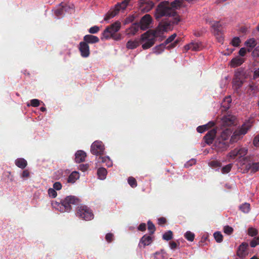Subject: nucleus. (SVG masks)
<instances>
[{
  "label": "nucleus",
  "mask_w": 259,
  "mask_h": 259,
  "mask_svg": "<svg viewBox=\"0 0 259 259\" xmlns=\"http://www.w3.org/2000/svg\"><path fill=\"white\" fill-rule=\"evenodd\" d=\"M154 256L156 259H165V252L162 250L157 251L154 254Z\"/></svg>",
  "instance_id": "obj_44"
},
{
  "label": "nucleus",
  "mask_w": 259,
  "mask_h": 259,
  "mask_svg": "<svg viewBox=\"0 0 259 259\" xmlns=\"http://www.w3.org/2000/svg\"><path fill=\"white\" fill-rule=\"evenodd\" d=\"M179 42V40L178 39H177L173 43H172V44H170L169 45H168L167 47L166 48L168 50H170L171 49H172V48H175L177 46V45L178 44Z\"/></svg>",
  "instance_id": "obj_64"
},
{
  "label": "nucleus",
  "mask_w": 259,
  "mask_h": 259,
  "mask_svg": "<svg viewBox=\"0 0 259 259\" xmlns=\"http://www.w3.org/2000/svg\"><path fill=\"white\" fill-rule=\"evenodd\" d=\"M177 36V34L176 33H174L172 34L171 36H170L168 38H167L165 41H164V44L167 45V44L171 42L176 38Z\"/></svg>",
  "instance_id": "obj_53"
},
{
  "label": "nucleus",
  "mask_w": 259,
  "mask_h": 259,
  "mask_svg": "<svg viewBox=\"0 0 259 259\" xmlns=\"http://www.w3.org/2000/svg\"><path fill=\"white\" fill-rule=\"evenodd\" d=\"M231 102V99L230 96L226 97L223 101V107H224L225 109H228L230 107V104Z\"/></svg>",
  "instance_id": "obj_39"
},
{
  "label": "nucleus",
  "mask_w": 259,
  "mask_h": 259,
  "mask_svg": "<svg viewBox=\"0 0 259 259\" xmlns=\"http://www.w3.org/2000/svg\"><path fill=\"white\" fill-rule=\"evenodd\" d=\"M247 153V149L245 148H235L229 153V156L232 158H235L236 157L238 156L241 158L246 155Z\"/></svg>",
  "instance_id": "obj_12"
},
{
  "label": "nucleus",
  "mask_w": 259,
  "mask_h": 259,
  "mask_svg": "<svg viewBox=\"0 0 259 259\" xmlns=\"http://www.w3.org/2000/svg\"><path fill=\"white\" fill-rule=\"evenodd\" d=\"M79 51L80 52L81 57L83 58H87L90 56V47L85 42L81 41L79 45Z\"/></svg>",
  "instance_id": "obj_14"
},
{
  "label": "nucleus",
  "mask_w": 259,
  "mask_h": 259,
  "mask_svg": "<svg viewBox=\"0 0 259 259\" xmlns=\"http://www.w3.org/2000/svg\"><path fill=\"white\" fill-rule=\"evenodd\" d=\"M231 134L232 131L230 128H227L222 132L221 135L218 136L217 139L221 140V141L222 140L228 141V139Z\"/></svg>",
  "instance_id": "obj_22"
},
{
  "label": "nucleus",
  "mask_w": 259,
  "mask_h": 259,
  "mask_svg": "<svg viewBox=\"0 0 259 259\" xmlns=\"http://www.w3.org/2000/svg\"><path fill=\"white\" fill-rule=\"evenodd\" d=\"M30 177V172L28 169L24 170L21 174V177L23 179L28 178Z\"/></svg>",
  "instance_id": "obj_57"
},
{
  "label": "nucleus",
  "mask_w": 259,
  "mask_h": 259,
  "mask_svg": "<svg viewBox=\"0 0 259 259\" xmlns=\"http://www.w3.org/2000/svg\"><path fill=\"white\" fill-rule=\"evenodd\" d=\"M233 164L231 163L228 164L225 166L223 167L221 171L223 174H227L231 170Z\"/></svg>",
  "instance_id": "obj_47"
},
{
  "label": "nucleus",
  "mask_w": 259,
  "mask_h": 259,
  "mask_svg": "<svg viewBox=\"0 0 259 259\" xmlns=\"http://www.w3.org/2000/svg\"><path fill=\"white\" fill-rule=\"evenodd\" d=\"M257 43L256 40L252 38L247 39L245 42V45L246 46L247 52H250L252 51L253 49L256 46Z\"/></svg>",
  "instance_id": "obj_23"
},
{
  "label": "nucleus",
  "mask_w": 259,
  "mask_h": 259,
  "mask_svg": "<svg viewBox=\"0 0 259 259\" xmlns=\"http://www.w3.org/2000/svg\"><path fill=\"white\" fill-rule=\"evenodd\" d=\"M62 184L59 182H56L53 184V189L55 190H60L62 188Z\"/></svg>",
  "instance_id": "obj_59"
},
{
  "label": "nucleus",
  "mask_w": 259,
  "mask_h": 259,
  "mask_svg": "<svg viewBox=\"0 0 259 259\" xmlns=\"http://www.w3.org/2000/svg\"><path fill=\"white\" fill-rule=\"evenodd\" d=\"M172 20H169L166 23H159L158 26L155 29H150L142 34L141 36V41L143 42L142 47L144 50L152 47L155 44L156 39L159 38L160 41L163 39V34L164 32L170 29V25Z\"/></svg>",
  "instance_id": "obj_1"
},
{
  "label": "nucleus",
  "mask_w": 259,
  "mask_h": 259,
  "mask_svg": "<svg viewBox=\"0 0 259 259\" xmlns=\"http://www.w3.org/2000/svg\"><path fill=\"white\" fill-rule=\"evenodd\" d=\"M203 46L200 42L193 41L185 46L186 50H192L193 51H199L201 50Z\"/></svg>",
  "instance_id": "obj_18"
},
{
  "label": "nucleus",
  "mask_w": 259,
  "mask_h": 259,
  "mask_svg": "<svg viewBox=\"0 0 259 259\" xmlns=\"http://www.w3.org/2000/svg\"><path fill=\"white\" fill-rule=\"evenodd\" d=\"M15 163L17 166L21 169L25 168L27 165V161L22 158H19L16 159L15 161Z\"/></svg>",
  "instance_id": "obj_26"
},
{
  "label": "nucleus",
  "mask_w": 259,
  "mask_h": 259,
  "mask_svg": "<svg viewBox=\"0 0 259 259\" xmlns=\"http://www.w3.org/2000/svg\"><path fill=\"white\" fill-rule=\"evenodd\" d=\"M213 29V33L215 36L218 41L223 42V33L222 32V26L219 22H214L212 24Z\"/></svg>",
  "instance_id": "obj_10"
},
{
  "label": "nucleus",
  "mask_w": 259,
  "mask_h": 259,
  "mask_svg": "<svg viewBox=\"0 0 259 259\" xmlns=\"http://www.w3.org/2000/svg\"><path fill=\"white\" fill-rule=\"evenodd\" d=\"M89 168L88 164H81L79 166V169L82 171H86Z\"/></svg>",
  "instance_id": "obj_63"
},
{
  "label": "nucleus",
  "mask_w": 259,
  "mask_h": 259,
  "mask_svg": "<svg viewBox=\"0 0 259 259\" xmlns=\"http://www.w3.org/2000/svg\"><path fill=\"white\" fill-rule=\"evenodd\" d=\"M152 17L149 14H146L141 19L139 24L141 29L145 30L150 27V25L152 22Z\"/></svg>",
  "instance_id": "obj_11"
},
{
  "label": "nucleus",
  "mask_w": 259,
  "mask_h": 259,
  "mask_svg": "<svg viewBox=\"0 0 259 259\" xmlns=\"http://www.w3.org/2000/svg\"><path fill=\"white\" fill-rule=\"evenodd\" d=\"M76 215L85 221H90L94 219V214L92 210L85 205L78 206Z\"/></svg>",
  "instance_id": "obj_7"
},
{
  "label": "nucleus",
  "mask_w": 259,
  "mask_h": 259,
  "mask_svg": "<svg viewBox=\"0 0 259 259\" xmlns=\"http://www.w3.org/2000/svg\"><path fill=\"white\" fill-rule=\"evenodd\" d=\"M127 182L132 188H135L137 186V182L136 179L133 177L128 178Z\"/></svg>",
  "instance_id": "obj_42"
},
{
  "label": "nucleus",
  "mask_w": 259,
  "mask_h": 259,
  "mask_svg": "<svg viewBox=\"0 0 259 259\" xmlns=\"http://www.w3.org/2000/svg\"><path fill=\"white\" fill-rule=\"evenodd\" d=\"M236 117L235 116L228 114L222 118L223 125L224 126H229L234 125L235 122Z\"/></svg>",
  "instance_id": "obj_17"
},
{
  "label": "nucleus",
  "mask_w": 259,
  "mask_h": 259,
  "mask_svg": "<svg viewBox=\"0 0 259 259\" xmlns=\"http://www.w3.org/2000/svg\"><path fill=\"white\" fill-rule=\"evenodd\" d=\"M104 145L101 141H96L93 143L91 147V153L96 155L103 154Z\"/></svg>",
  "instance_id": "obj_9"
},
{
  "label": "nucleus",
  "mask_w": 259,
  "mask_h": 259,
  "mask_svg": "<svg viewBox=\"0 0 259 259\" xmlns=\"http://www.w3.org/2000/svg\"><path fill=\"white\" fill-rule=\"evenodd\" d=\"M48 194L49 196L52 197V198H55L57 195V193L56 190L53 188L49 189Z\"/></svg>",
  "instance_id": "obj_54"
},
{
  "label": "nucleus",
  "mask_w": 259,
  "mask_h": 259,
  "mask_svg": "<svg viewBox=\"0 0 259 259\" xmlns=\"http://www.w3.org/2000/svg\"><path fill=\"white\" fill-rule=\"evenodd\" d=\"M259 91L258 85L255 83H252L248 85V92H249V95L254 94Z\"/></svg>",
  "instance_id": "obj_28"
},
{
  "label": "nucleus",
  "mask_w": 259,
  "mask_h": 259,
  "mask_svg": "<svg viewBox=\"0 0 259 259\" xmlns=\"http://www.w3.org/2000/svg\"><path fill=\"white\" fill-rule=\"evenodd\" d=\"M234 229L232 227L229 226H225L224 227V232L227 235H231L233 233Z\"/></svg>",
  "instance_id": "obj_50"
},
{
  "label": "nucleus",
  "mask_w": 259,
  "mask_h": 259,
  "mask_svg": "<svg viewBox=\"0 0 259 259\" xmlns=\"http://www.w3.org/2000/svg\"><path fill=\"white\" fill-rule=\"evenodd\" d=\"M182 0H175L171 3H169V6L170 8H172V9H175L176 11V9L181 7L182 4Z\"/></svg>",
  "instance_id": "obj_36"
},
{
  "label": "nucleus",
  "mask_w": 259,
  "mask_h": 259,
  "mask_svg": "<svg viewBox=\"0 0 259 259\" xmlns=\"http://www.w3.org/2000/svg\"><path fill=\"white\" fill-rule=\"evenodd\" d=\"M40 104V101L38 99H32L30 100V105L32 107H38Z\"/></svg>",
  "instance_id": "obj_55"
},
{
  "label": "nucleus",
  "mask_w": 259,
  "mask_h": 259,
  "mask_svg": "<svg viewBox=\"0 0 259 259\" xmlns=\"http://www.w3.org/2000/svg\"><path fill=\"white\" fill-rule=\"evenodd\" d=\"M213 236L217 242L221 243L223 241V236L220 232L214 233Z\"/></svg>",
  "instance_id": "obj_43"
},
{
  "label": "nucleus",
  "mask_w": 259,
  "mask_h": 259,
  "mask_svg": "<svg viewBox=\"0 0 259 259\" xmlns=\"http://www.w3.org/2000/svg\"><path fill=\"white\" fill-rule=\"evenodd\" d=\"M259 78V67L255 68L253 71V79H256Z\"/></svg>",
  "instance_id": "obj_60"
},
{
  "label": "nucleus",
  "mask_w": 259,
  "mask_h": 259,
  "mask_svg": "<svg viewBox=\"0 0 259 259\" xmlns=\"http://www.w3.org/2000/svg\"><path fill=\"white\" fill-rule=\"evenodd\" d=\"M167 17L166 20L162 21L160 23H166L171 20L170 28L175 24H177L180 19L177 15L176 11L172 8H170L168 1L160 2L157 6L155 12V17L157 20H159L162 17Z\"/></svg>",
  "instance_id": "obj_2"
},
{
  "label": "nucleus",
  "mask_w": 259,
  "mask_h": 259,
  "mask_svg": "<svg viewBox=\"0 0 259 259\" xmlns=\"http://www.w3.org/2000/svg\"><path fill=\"white\" fill-rule=\"evenodd\" d=\"M213 122H209L208 124L199 126L197 127V131L199 133H202L208 130L209 127L213 126Z\"/></svg>",
  "instance_id": "obj_30"
},
{
  "label": "nucleus",
  "mask_w": 259,
  "mask_h": 259,
  "mask_svg": "<svg viewBox=\"0 0 259 259\" xmlns=\"http://www.w3.org/2000/svg\"><path fill=\"white\" fill-rule=\"evenodd\" d=\"M113 237H114V236L112 233H107L105 236L106 240L108 242H111L113 240Z\"/></svg>",
  "instance_id": "obj_58"
},
{
  "label": "nucleus",
  "mask_w": 259,
  "mask_h": 259,
  "mask_svg": "<svg viewBox=\"0 0 259 259\" xmlns=\"http://www.w3.org/2000/svg\"><path fill=\"white\" fill-rule=\"evenodd\" d=\"M130 0H122L121 2L118 3L114 8L111 9L107 13L104 20H108L115 17L120 11L124 10L127 7Z\"/></svg>",
  "instance_id": "obj_5"
},
{
  "label": "nucleus",
  "mask_w": 259,
  "mask_h": 259,
  "mask_svg": "<svg viewBox=\"0 0 259 259\" xmlns=\"http://www.w3.org/2000/svg\"><path fill=\"white\" fill-rule=\"evenodd\" d=\"M247 51V49L245 48H242L240 49L239 51V54L240 56L243 57L246 54V52Z\"/></svg>",
  "instance_id": "obj_62"
},
{
  "label": "nucleus",
  "mask_w": 259,
  "mask_h": 259,
  "mask_svg": "<svg viewBox=\"0 0 259 259\" xmlns=\"http://www.w3.org/2000/svg\"><path fill=\"white\" fill-rule=\"evenodd\" d=\"M239 209L243 213H248L250 209V204L244 203L239 206Z\"/></svg>",
  "instance_id": "obj_37"
},
{
  "label": "nucleus",
  "mask_w": 259,
  "mask_h": 259,
  "mask_svg": "<svg viewBox=\"0 0 259 259\" xmlns=\"http://www.w3.org/2000/svg\"><path fill=\"white\" fill-rule=\"evenodd\" d=\"M251 125L249 123H245L242 126L236 129L234 132L230 139V142L234 143L237 142L245 135L248 130L250 128Z\"/></svg>",
  "instance_id": "obj_6"
},
{
  "label": "nucleus",
  "mask_w": 259,
  "mask_h": 259,
  "mask_svg": "<svg viewBox=\"0 0 259 259\" xmlns=\"http://www.w3.org/2000/svg\"><path fill=\"white\" fill-rule=\"evenodd\" d=\"M252 56L254 58L259 57V46L255 47L252 52Z\"/></svg>",
  "instance_id": "obj_56"
},
{
  "label": "nucleus",
  "mask_w": 259,
  "mask_h": 259,
  "mask_svg": "<svg viewBox=\"0 0 259 259\" xmlns=\"http://www.w3.org/2000/svg\"><path fill=\"white\" fill-rule=\"evenodd\" d=\"M107 174V171L104 167H100L97 170V175L99 178L101 180H104L106 177Z\"/></svg>",
  "instance_id": "obj_29"
},
{
  "label": "nucleus",
  "mask_w": 259,
  "mask_h": 259,
  "mask_svg": "<svg viewBox=\"0 0 259 259\" xmlns=\"http://www.w3.org/2000/svg\"><path fill=\"white\" fill-rule=\"evenodd\" d=\"M214 146L218 151L222 152L227 150L229 147V143L228 141L223 140L221 141L219 139H217Z\"/></svg>",
  "instance_id": "obj_15"
},
{
  "label": "nucleus",
  "mask_w": 259,
  "mask_h": 259,
  "mask_svg": "<svg viewBox=\"0 0 259 259\" xmlns=\"http://www.w3.org/2000/svg\"><path fill=\"white\" fill-rule=\"evenodd\" d=\"M99 30L100 28L98 26H94L89 29V32L91 34H96L99 32Z\"/></svg>",
  "instance_id": "obj_51"
},
{
  "label": "nucleus",
  "mask_w": 259,
  "mask_h": 259,
  "mask_svg": "<svg viewBox=\"0 0 259 259\" xmlns=\"http://www.w3.org/2000/svg\"><path fill=\"white\" fill-rule=\"evenodd\" d=\"M80 203L79 198L74 196H68L61 200L60 202H55L52 203L54 207L60 211L69 212L72 209V205H77Z\"/></svg>",
  "instance_id": "obj_3"
},
{
  "label": "nucleus",
  "mask_w": 259,
  "mask_h": 259,
  "mask_svg": "<svg viewBox=\"0 0 259 259\" xmlns=\"http://www.w3.org/2000/svg\"><path fill=\"white\" fill-rule=\"evenodd\" d=\"M216 134L217 131L215 129H212L208 131L203 137L205 142L208 145L212 144L216 136Z\"/></svg>",
  "instance_id": "obj_16"
},
{
  "label": "nucleus",
  "mask_w": 259,
  "mask_h": 259,
  "mask_svg": "<svg viewBox=\"0 0 259 259\" xmlns=\"http://www.w3.org/2000/svg\"><path fill=\"white\" fill-rule=\"evenodd\" d=\"M75 161L77 163L82 162L85 161L87 157L86 153L82 150H78L75 154Z\"/></svg>",
  "instance_id": "obj_21"
},
{
  "label": "nucleus",
  "mask_w": 259,
  "mask_h": 259,
  "mask_svg": "<svg viewBox=\"0 0 259 259\" xmlns=\"http://www.w3.org/2000/svg\"><path fill=\"white\" fill-rule=\"evenodd\" d=\"M98 162L100 163H106V164L108 167H110L112 165V161L108 156L103 157L100 156L98 158Z\"/></svg>",
  "instance_id": "obj_31"
},
{
  "label": "nucleus",
  "mask_w": 259,
  "mask_h": 259,
  "mask_svg": "<svg viewBox=\"0 0 259 259\" xmlns=\"http://www.w3.org/2000/svg\"><path fill=\"white\" fill-rule=\"evenodd\" d=\"M248 168L251 172H255L259 170V162H254L248 165Z\"/></svg>",
  "instance_id": "obj_33"
},
{
  "label": "nucleus",
  "mask_w": 259,
  "mask_h": 259,
  "mask_svg": "<svg viewBox=\"0 0 259 259\" xmlns=\"http://www.w3.org/2000/svg\"><path fill=\"white\" fill-rule=\"evenodd\" d=\"M79 174L77 171L72 172L68 178V182L74 183L76 180L79 178Z\"/></svg>",
  "instance_id": "obj_32"
},
{
  "label": "nucleus",
  "mask_w": 259,
  "mask_h": 259,
  "mask_svg": "<svg viewBox=\"0 0 259 259\" xmlns=\"http://www.w3.org/2000/svg\"><path fill=\"white\" fill-rule=\"evenodd\" d=\"M208 164L213 168L220 167L222 165L221 162L218 160H212L209 162Z\"/></svg>",
  "instance_id": "obj_46"
},
{
  "label": "nucleus",
  "mask_w": 259,
  "mask_h": 259,
  "mask_svg": "<svg viewBox=\"0 0 259 259\" xmlns=\"http://www.w3.org/2000/svg\"><path fill=\"white\" fill-rule=\"evenodd\" d=\"M154 3L150 0H140V8L141 11L148 12L154 7Z\"/></svg>",
  "instance_id": "obj_13"
},
{
  "label": "nucleus",
  "mask_w": 259,
  "mask_h": 259,
  "mask_svg": "<svg viewBox=\"0 0 259 259\" xmlns=\"http://www.w3.org/2000/svg\"><path fill=\"white\" fill-rule=\"evenodd\" d=\"M248 235L253 237L257 235V230L252 227H250L248 229Z\"/></svg>",
  "instance_id": "obj_48"
},
{
  "label": "nucleus",
  "mask_w": 259,
  "mask_h": 259,
  "mask_svg": "<svg viewBox=\"0 0 259 259\" xmlns=\"http://www.w3.org/2000/svg\"><path fill=\"white\" fill-rule=\"evenodd\" d=\"M166 45L164 43H162L159 45L156 46L154 48V52L157 54H160L162 53L164 49L165 48Z\"/></svg>",
  "instance_id": "obj_38"
},
{
  "label": "nucleus",
  "mask_w": 259,
  "mask_h": 259,
  "mask_svg": "<svg viewBox=\"0 0 259 259\" xmlns=\"http://www.w3.org/2000/svg\"><path fill=\"white\" fill-rule=\"evenodd\" d=\"M141 40L135 39L134 40H128L126 45V47L128 49H134L137 48L140 44Z\"/></svg>",
  "instance_id": "obj_24"
},
{
  "label": "nucleus",
  "mask_w": 259,
  "mask_h": 259,
  "mask_svg": "<svg viewBox=\"0 0 259 259\" xmlns=\"http://www.w3.org/2000/svg\"><path fill=\"white\" fill-rule=\"evenodd\" d=\"M99 40L100 39L97 36L91 34H87L83 37V41L88 45L98 43Z\"/></svg>",
  "instance_id": "obj_20"
},
{
  "label": "nucleus",
  "mask_w": 259,
  "mask_h": 259,
  "mask_svg": "<svg viewBox=\"0 0 259 259\" xmlns=\"http://www.w3.org/2000/svg\"><path fill=\"white\" fill-rule=\"evenodd\" d=\"M248 244L246 242L242 243L237 250V255L240 257H244L247 253Z\"/></svg>",
  "instance_id": "obj_19"
},
{
  "label": "nucleus",
  "mask_w": 259,
  "mask_h": 259,
  "mask_svg": "<svg viewBox=\"0 0 259 259\" xmlns=\"http://www.w3.org/2000/svg\"><path fill=\"white\" fill-rule=\"evenodd\" d=\"M244 59L241 57H235L231 60L230 62L231 66L232 67H236L239 66L241 65L244 62Z\"/></svg>",
  "instance_id": "obj_25"
},
{
  "label": "nucleus",
  "mask_w": 259,
  "mask_h": 259,
  "mask_svg": "<svg viewBox=\"0 0 259 259\" xmlns=\"http://www.w3.org/2000/svg\"><path fill=\"white\" fill-rule=\"evenodd\" d=\"M147 225H148V230L149 231V234H150V235H152L153 234H154V233L155 232V231L156 230L155 225L150 221H149L148 222Z\"/></svg>",
  "instance_id": "obj_40"
},
{
  "label": "nucleus",
  "mask_w": 259,
  "mask_h": 259,
  "mask_svg": "<svg viewBox=\"0 0 259 259\" xmlns=\"http://www.w3.org/2000/svg\"><path fill=\"white\" fill-rule=\"evenodd\" d=\"M152 242V237L147 235H144L140 240V243L143 244L144 246L150 245Z\"/></svg>",
  "instance_id": "obj_27"
},
{
  "label": "nucleus",
  "mask_w": 259,
  "mask_h": 259,
  "mask_svg": "<svg viewBox=\"0 0 259 259\" xmlns=\"http://www.w3.org/2000/svg\"><path fill=\"white\" fill-rule=\"evenodd\" d=\"M259 244V236L255 237L250 242V245L251 247H255Z\"/></svg>",
  "instance_id": "obj_49"
},
{
  "label": "nucleus",
  "mask_w": 259,
  "mask_h": 259,
  "mask_svg": "<svg viewBox=\"0 0 259 259\" xmlns=\"http://www.w3.org/2000/svg\"><path fill=\"white\" fill-rule=\"evenodd\" d=\"M184 237L187 240L193 241L195 238V234L190 231H187L185 233Z\"/></svg>",
  "instance_id": "obj_41"
},
{
  "label": "nucleus",
  "mask_w": 259,
  "mask_h": 259,
  "mask_svg": "<svg viewBox=\"0 0 259 259\" xmlns=\"http://www.w3.org/2000/svg\"><path fill=\"white\" fill-rule=\"evenodd\" d=\"M166 223V220L164 217L159 218L158 219V224L159 225H163Z\"/></svg>",
  "instance_id": "obj_61"
},
{
  "label": "nucleus",
  "mask_w": 259,
  "mask_h": 259,
  "mask_svg": "<svg viewBox=\"0 0 259 259\" xmlns=\"http://www.w3.org/2000/svg\"><path fill=\"white\" fill-rule=\"evenodd\" d=\"M67 8L68 7L67 6L60 7L59 8L55 10V15L58 17L64 15L65 14L64 12L66 11Z\"/></svg>",
  "instance_id": "obj_34"
},
{
  "label": "nucleus",
  "mask_w": 259,
  "mask_h": 259,
  "mask_svg": "<svg viewBox=\"0 0 259 259\" xmlns=\"http://www.w3.org/2000/svg\"><path fill=\"white\" fill-rule=\"evenodd\" d=\"M244 80V74L243 71H238L235 72L233 80V85L235 90H237L242 86Z\"/></svg>",
  "instance_id": "obj_8"
},
{
  "label": "nucleus",
  "mask_w": 259,
  "mask_h": 259,
  "mask_svg": "<svg viewBox=\"0 0 259 259\" xmlns=\"http://www.w3.org/2000/svg\"><path fill=\"white\" fill-rule=\"evenodd\" d=\"M121 28V23L119 21H116L110 25L107 26L102 33L103 37L106 39L112 38L115 40H119L121 39V34L118 31Z\"/></svg>",
  "instance_id": "obj_4"
},
{
  "label": "nucleus",
  "mask_w": 259,
  "mask_h": 259,
  "mask_svg": "<svg viewBox=\"0 0 259 259\" xmlns=\"http://www.w3.org/2000/svg\"><path fill=\"white\" fill-rule=\"evenodd\" d=\"M140 26L139 24H134L130 28L128 33L131 35H135L139 31Z\"/></svg>",
  "instance_id": "obj_35"
},
{
  "label": "nucleus",
  "mask_w": 259,
  "mask_h": 259,
  "mask_svg": "<svg viewBox=\"0 0 259 259\" xmlns=\"http://www.w3.org/2000/svg\"><path fill=\"white\" fill-rule=\"evenodd\" d=\"M172 232L168 231L163 235L162 238L165 240L169 241L172 238Z\"/></svg>",
  "instance_id": "obj_45"
},
{
  "label": "nucleus",
  "mask_w": 259,
  "mask_h": 259,
  "mask_svg": "<svg viewBox=\"0 0 259 259\" xmlns=\"http://www.w3.org/2000/svg\"><path fill=\"white\" fill-rule=\"evenodd\" d=\"M241 41L238 37H235L232 40V45L234 47H238L239 46Z\"/></svg>",
  "instance_id": "obj_52"
}]
</instances>
